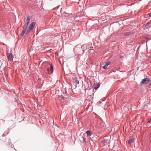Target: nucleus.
<instances>
[{"mask_svg": "<svg viewBox=\"0 0 151 151\" xmlns=\"http://www.w3.org/2000/svg\"><path fill=\"white\" fill-rule=\"evenodd\" d=\"M35 24L36 23L35 22H32L29 27L28 29H27L26 32L25 34L26 35L28 34L30 31L33 29L34 27L35 26Z\"/></svg>", "mask_w": 151, "mask_h": 151, "instance_id": "1", "label": "nucleus"}, {"mask_svg": "<svg viewBox=\"0 0 151 151\" xmlns=\"http://www.w3.org/2000/svg\"><path fill=\"white\" fill-rule=\"evenodd\" d=\"M150 79L149 78H146L143 79L140 83V86H142L143 84H147L150 81Z\"/></svg>", "mask_w": 151, "mask_h": 151, "instance_id": "2", "label": "nucleus"}, {"mask_svg": "<svg viewBox=\"0 0 151 151\" xmlns=\"http://www.w3.org/2000/svg\"><path fill=\"white\" fill-rule=\"evenodd\" d=\"M29 22L26 21V23L25 24L24 26L23 27V29L21 34V36H23L26 32V29L28 26V24H29Z\"/></svg>", "mask_w": 151, "mask_h": 151, "instance_id": "3", "label": "nucleus"}, {"mask_svg": "<svg viewBox=\"0 0 151 151\" xmlns=\"http://www.w3.org/2000/svg\"><path fill=\"white\" fill-rule=\"evenodd\" d=\"M47 67L50 68H47V71L48 73H51L53 72V68L52 64H49L48 65Z\"/></svg>", "mask_w": 151, "mask_h": 151, "instance_id": "4", "label": "nucleus"}, {"mask_svg": "<svg viewBox=\"0 0 151 151\" xmlns=\"http://www.w3.org/2000/svg\"><path fill=\"white\" fill-rule=\"evenodd\" d=\"M7 56L9 60H10L11 62L12 61L13 57L12 53H10L8 54L7 55Z\"/></svg>", "mask_w": 151, "mask_h": 151, "instance_id": "5", "label": "nucleus"}, {"mask_svg": "<svg viewBox=\"0 0 151 151\" xmlns=\"http://www.w3.org/2000/svg\"><path fill=\"white\" fill-rule=\"evenodd\" d=\"M110 62H106L104 65L102 67V68L104 69H106L107 68V67L109 65H110Z\"/></svg>", "mask_w": 151, "mask_h": 151, "instance_id": "6", "label": "nucleus"}, {"mask_svg": "<svg viewBox=\"0 0 151 151\" xmlns=\"http://www.w3.org/2000/svg\"><path fill=\"white\" fill-rule=\"evenodd\" d=\"M100 86V84L95 83L93 85L94 88L95 90L98 89Z\"/></svg>", "mask_w": 151, "mask_h": 151, "instance_id": "7", "label": "nucleus"}, {"mask_svg": "<svg viewBox=\"0 0 151 151\" xmlns=\"http://www.w3.org/2000/svg\"><path fill=\"white\" fill-rule=\"evenodd\" d=\"M107 143V141L106 140H104L102 141L100 144L101 145H102V146H104L105 145V144H106Z\"/></svg>", "mask_w": 151, "mask_h": 151, "instance_id": "8", "label": "nucleus"}, {"mask_svg": "<svg viewBox=\"0 0 151 151\" xmlns=\"http://www.w3.org/2000/svg\"><path fill=\"white\" fill-rule=\"evenodd\" d=\"M73 81L74 83L76 84H78L79 83V81L77 80L76 78H75L73 79Z\"/></svg>", "mask_w": 151, "mask_h": 151, "instance_id": "9", "label": "nucleus"}, {"mask_svg": "<svg viewBox=\"0 0 151 151\" xmlns=\"http://www.w3.org/2000/svg\"><path fill=\"white\" fill-rule=\"evenodd\" d=\"M135 139L132 138L129 140L128 142V143L129 144H131L132 143L134 142V141Z\"/></svg>", "mask_w": 151, "mask_h": 151, "instance_id": "10", "label": "nucleus"}, {"mask_svg": "<svg viewBox=\"0 0 151 151\" xmlns=\"http://www.w3.org/2000/svg\"><path fill=\"white\" fill-rule=\"evenodd\" d=\"M31 17L29 16H28L27 17L26 21L27 22H29L30 20L31 19Z\"/></svg>", "mask_w": 151, "mask_h": 151, "instance_id": "11", "label": "nucleus"}, {"mask_svg": "<svg viewBox=\"0 0 151 151\" xmlns=\"http://www.w3.org/2000/svg\"><path fill=\"white\" fill-rule=\"evenodd\" d=\"M86 133L88 137L91 135V131H88L86 132Z\"/></svg>", "mask_w": 151, "mask_h": 151, "instance_id": "12", "label": "nucleus"}, {"mask_svg": "<svg viewBox=\"0 0 151 151\" xmlns=\"http://www.w3.org/2000/svg\"><path fill=\"white\" fill-rule=\"evenodd\" d=\"M150 24V22H148V23H147L146 24L145 26H147L149 25Z\"/></svg>", "mask_w": 151, "mask_h": 151, "instance_id": "13", "label": "nucleus"}, {"mask_svg": "<svg viewBox=\"0 0 151 151\" xmlns=\"http://www.w3.org/2000/svg\"><path fill=\"white\" fill-rule=\"evenodd\" d=\"M151 121V118L150 119V120L148 122V123H150V122Z\"/></svg>", "mask_w": 151, "mask_h": 151, "instance_id": "14", "label": "nucleus"}, {"mask_svg": "<svg viewBox=\"0 0 151 151\" xmlns=\"http://www.w3.org/2000/svg\"><path fill=\"white\" fill-rule=\"evenodd\" d=\"M148 15H149V16H150L151 17V13H149V14H148Z\"/></svg>", "mask_w": 151, "mask_h": 151, "instance_id": "15", "label": "nucleus"}, {"mask_svg": "<svg viewBox=\"0 0 151 151\" xmlns=\"http://www.w3.org/2000/svg\"><path fill=\"white\" fill-rule=\"evenodd\" d=\"M150 86H151V83H150Z\"/></svg>", "mask_w": 151, "mask_h": 151, "instance_id": "16", "label": "nucleus"}, {"mask_svg": "<svg viewBox=\"0 0 151 151\" xmlns=\"http://www.w3.org/2000/svg\"><path fill=\"white\" fill-rule=\"evenodd\" d=\"M150 151H151V150H150Z\"/></svg>", "mask_w": 151, "mask_h": 151, "instance_id": "17", "label": "nucleus"}]
</instances>
